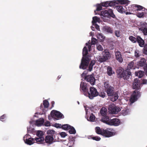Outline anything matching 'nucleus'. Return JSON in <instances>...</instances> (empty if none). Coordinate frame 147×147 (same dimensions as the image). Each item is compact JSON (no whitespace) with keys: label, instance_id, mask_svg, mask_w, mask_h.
Here are the masks:
<instances>
[{"label":"nucleus","instance_id":"obj_61","mask_svg":"<svg viewBox=\"0 0 147 147\" xmlns=\"http://www.w3.org/2000/svg\"><path fill=\"white\" fill-rule=\"evenodd\" d=\"M147 82V80L146 79H143L142 80V82L141 83V85L142 84H146Z\"/></svg>","mask_w":147,"mask_h":147},{"label":"nucleus","instance_id":"obj_64","mask_svg":"<svg viewBox=\"0 0 147 147\" xmlns=\"http://www.w3.org/2000/svg\"><path fill=\"white\" fill-rule=\"evenodd\" d=\"M47 133L49 134H53L54 133V131L52 130H49L47 131Z\"/></svg>","mask_w":147,"mask_h":147},{"label":"nucleus","instance_id":"obj_18","mask_svg":"<svg viewBox=\"0 0 147 147\" xmlns=\"http://www.w3.org/2000/svg\"><path fill=\"white\" fill-rule=\"evenodd\" d=\"M54 139L52 135H49L46 136L45 141L47 143L49 144H52L54 142Z\"/></svg>","mask_w":147,"mask_h":147},{"label":"nucleus","instance_id":"obj_53","mask_svg":"<svg viewBox=\"0 0 147 147\" xmlns=\"http://www.w3.org/2000/svg\"><path fill=\"white\" fill-rule=\"evenodd\" d=\"M97 49L99 51H102L103 50V47L100 45H97Z\"/></svg>","mask_w":147,"mask_h":147},{"label":"nucleus","instance_id":"obj_23","mask_svg":"<svg viewBox=\"0 0 147 147\" xmlns=\"http://www.w3.org/2000/svg\"><path fill=\"white\" fill-rule=\"evenodd\" d=\"M110 120L109 117L107 115L102 117L101 119L102 122L108 125H109Z\"/></svg>","mask_w":147,"mask_h":147},{"label":"nucleus","instance_id":"obj_4","mask_svg":"<svg viewBox=\"0 0 147 147\" xmlns=\"http://www.w3.org/2000/svg\"><path fill=\"white\" fill-rule=\"evenodd\" d=\"M101 15L105 17L108 18L110 16L114 18H115V15L111 9L102 11L101 12Z\"/></svg>","mask_w":147,"mask_h":147},{"label":"nucleus","instance_id":"obj_34","mask_svg":"<svg viewBox=\"0 0 147 147\" xmlns=\"http://www.w3.org/2000/svg\"><path fill=\"white\" fill-rule=\"evenodd\" d=\"M97 37L102 41H103L105 39V37L103 36L102 33H98L97 35Z\"/></svg>","mask_w":147,"mask_h":147},{"label":"nucleus","instance_id":"obj_40","mask_svg":"<svg viewBox=\"0 0 147 147\" xmlns=\"http://www.w3.org/2000/svg\"><path fill=\"white\" fill-rule=\"evenodd\" d=\"M92 19L93 20L92 21V22L93 24L94 25V24H95L96 23L99 21V18L96 16H94L93 18Z\"/></svg>","mask_w":147,"mask_h":147},{"label":"nucleus","instance_id":"obj_56","mask_svg":"<svg viewBox=\"0 0 147 147\" xmlns=\"http://www.w3.org/2000/svg\"><path fill=\"white\" fill-rule=\"evenodd\" d=\"M54 126L57 128H62V125L59 123H55Z\"/></svg>","mask_w":147,"mask_h":147},{"label":"nucleus","instance_id":"obj_63","mask_svg":"<svg viewBox=\"0 0 147 147\" xmlns=\"http://www.w3.org/2000/svg\"><path fill=\"white\" fill-rule=\"evenodd\" d=\"M50 123L49 121H46L45 123V125L46 126H50Z\"/></svg>","mask_w":147,"mask_h":147},{"label":"nucleus","instance_id":"obj_2","mask_svg":"<svg viewBox=\"0 0 147 147\" xmlns=\"http://www.w3.org/2000/svg\"><path fill=\"white\" fill-rule=\"evenodd\" d=\"M114 89V88L112 86L105 90L108 96L111 97V100L113 102L116 101L119 97L117 93L115 91Z\"/></svg>","mask_w":147,"mask_h":147},{"label":"nucleus","instance_id":"obj_60","mask_svg":"<svg viewBox=\"0 0 147 147\" xmlns=\"http://www.w3.org/2000/svg\"><path fill=\"white\" fill-rule=\"evenodd\" d=\"M60 134L61 137L63 138L65 137L66 136V133L65 132H61Z\"/></svg>","mask_w":147,"mask_h":147},{"label":"nucleus","instance_id":"obj_22","mask_svg":"<svg viewBox=\"0 0 147 147\" xmlns=\"http://www.w3.org/2000/svg\"><path fill=\"white\" fill-rule=\"evenodd\" d=\"M146 61L145 59L144 58H142L140 60L137 62V65L140 67L143 66H145L146 65Z\"/></svg>","mask_w":147,"mask_h":147},{"label":"nucleus","instance_id":"obj_44","mask_svg":"<svg viewBox=\"0 0 147 147\" xmlns=\"http://www.w3.org/2000/svg\"><path fill=\"white\" fill-rule=\"evenodd\" d=\"M143 52L144 54L147 55V44H146L143 47Z\"/></svg>","mask_w":147,"mask_h":147},{"label":"nucleus","instance_id":"obj_25","mask_svg":"<svg viewBox=\"0 0 147 147\" xmlns=\"http://www.w3.org/2000/svg\"><path fill=\"white\" fill-rule=\"evenodd\" d=\"M114 73L112 68L111 66H108L107 67V74L108 76H111Z\"/></svg>","mask_w":147,"mask_h":147},{"label":"nucleus","instance_id":"obj_13","mask_svg":"<svg viewBox=\"0 0 147 147\" xmlns=\"http://www.w3.org/2000/svg\"><path fill=\"white\" fill-rule=\"evenodd\" d=\"M120 121L119 119L117 118H115L110 119L109 125L117 126L120 124Z\"/></svg>","mask_w":147,"mask_h":147},{"label":"nucleus","instance_id":"obj_10","mask_svg":"<svg viewBox=\"0 0 147 147\" xmlns=\"http://www.w3.org/2000/svg\"><path fill=\"white\" fill-rule=\"evenodd\" d=\"M124 74L123 79L124 80H127L129 81V79H130L132 77L130 70L129 69H126L125 71V73Z\"/></svg>","mask_w":147,"mask_h":147},{"label":"nucleus","instance_id":"obj_21","mask_svg":"<svg viewBox=\"0 0 147 147\" xmlns=\"http://www.w3.org/2000/svg\"><path fill=\"white\" fill-rule=\"evenodd\" d=\"M137 41L139 44V46L141 47H143L144 45V41L140 36H137Z\"/></svg>","mask_w":147,"mask_h":147},{"label":"nucleus","instance_id":"obj_28","mask_svg":"<svg viewBox=\"0 0 147 147\" xmlns=\"http://www.w3.org/2000/svg\"><path fill=\"white\" fill-rule=\"evenodd\" d=\"M33 139L32 138H29L28 139H26L25 140H24L25 143L26 144L29 145H31L33 144Z\"/></svg>","mask_w":147,"mask_h":147},{"label":"nucleus","instance_id":"obj_9","mask_svg":"<svg viewBox=\"0 0 147 147\" xmlns=\"http://www.w3.org/2000/svg\"><path fill=\"white\" fill-rule=\"evenodd\" d=\"M141 83L138 79H135L133 83L132 88L133 89L139 90L141 88Z\"/></svg>","mask_w":147,"mask_h":147},{"label":"nucleus","instance_id":"obj_45","mask_svg":"<svg viewBox=\"0 0 147 147\" xmlns=\"http://www.w3.org/2000/svg\"><path fill=\"white\" fill-rule=\"evenodd\" d=\"M102 6L103 7H108L109 6V1H107L101 3Z\"/></svg>","mask_w":147,"mask_h":147},{"label":"nucleus","instance_id":"obj_5","mask_svg":"<svg viewBox=\"0 0 147 147\" xmlns=\"http://www.w3.org/2000/svg\"><path fill=\"white\" fill-rule=\"evenodd\" d=\"M140 95V92L136 90H134L131 96L130 99V102L131 103H133L137 100L138 98L139 97Z\"/></svg>","mask_w":147,"mask_h":147},{"label":"nucleus","instance_id":"obj_7","mask_svg":"<svg viewBox=\"0 0 147 147\" xmlns=\"http://www.w3.org/2000/svg\"><path fill=\"white\" fill-rule=\"evenodd\" d=\"M108 110L110 113L115 114L118 113L120 111L119 107H116L114 104H111L109 105Z\"/></svg>","mask_w":147,"mask_h":147},{"label":"nucleus","instance_id":"obj_52","mask_svg":"<svg viewBox=\"0 0 147 147\" xmlns=\"http://www.w3.org/2000/svg\"><path fill=\"white\" fill-rule=\"evenodd\" d=\"M92 138L93 140L96 141H99L101 139V138L97 136L92 137Z\"/></svg>","mask_w":147,"mask_h":147},{"label":"nucleus","instance_id":"obj_19","mask_svg":"<svg viewBox=\"0 0 147 147\" xmlns=\"http://www.w3.org/2000/svg\"><path fill=\"white\" fill-rule=\"evenodd\" d=\"M102 56L107 60L109 59L111 57L110 53L108 51L105 50L102 52Z\"/></svg>","mask_w":147,"mask_h":147},{"label":"nucleus","instance_id":"obj_55","mask_svg":"<svg viewBox=\"0 0 147 147\" xmlns=\"http://www.w3.org/2000/svg\"><path fill=\"white\" fill-rule=\"evenodd\" d=\"M137 16L139 18L142 17L144 15V13L143 12H139L137 13Z\"/></svg>","mask_w":147,"mask_h":147},{"label":"nucleus","instance_id":"obj_39","mask_svg":"<svg viewBox=\"0 0 147 147\" xmlns=\"http://www.w3.org/2000/svg\"><path fill=\"white\" fill-rule=\"evenodd\" d=\"M95 116L93 114L91 113L90 115L89 119H88V120L91 121H94L95 120Z\"/></svg>","mask_w":147,"mask_h":147},{"label":"nucleus","instance_id":"obj_51","mask_svg":"<svg viewBox=\"0 0 147 147\" xmlns=\"http://www.w3.org/2000/svg\"><path fill=\"white\" fill-rule=\"evenodd\" d=\"M74 143V140H70L69 141L68 144L70 145L69 146H72Z\"/></svg>","mask_w":147,"mask_h":147},{"label":"nucleus","instance_id":"obj_24","mask_svg":"<svg viewBox=\"0 0 147 147\" xmlns=\"http://www.w3.org/2000/svg\"><path fill=\"white\" fill-rule=\"evenodd\" d=\"M44 122V120L43 118H40L36 121L35 124L37 126H40L43 124Z\"/></svg>","mask_w":147,"mask_h":147},{"label":"nucleus","instance_id":"obj_8","mask_svg":"<svg viewBox=\"0 0 147 147\" xmlns=\"http://www.w3.org/2000/svg\"><path fill=\"white\" fill-rule=\"evenodd\" d=\"M84 80H86L87 82H90L91 84L92 85H94L95 83L96 80L94 74L86 76L85 77Z\"/></svg>","mask_w":147,"mask_h":147},{"label":"nucleus","instance_id":"obj_36","mask_svg":"<svg viewBox=\"0 0 147 147\" xmlns=\"http://www.w3.org/2000/svg\"><path fill=\"white\" fill-rule=\"evenodd\" d=\"M71 126L68 124L62 125V129L65 130H68L70 128Z\"/></svg>","mask_w":147,"mask_h":147},{"label":"nucleus","instance_id":"obj_41","mask_svg":"<svg viewBox=\"0 0 147 147\" xmlns=\"http://www.w3.org/2000/svg\"><path fill=\"white\" fill-rule=\"evenodd\" d=\"M129 38L133 43L136 42L137 40V38H136L134 37L131 36H129Z\"/></svg>","mask_w":147,"mask_h":147},{"label":"nucleus","instance_id":"obj_6","mask_svg":"<svg viewBox=\"0 0 147 147\" xmlns=\"http://www.w3.org/2000/svg\"><path fill=\"white\" fill-rule=\"evenodd\" d=\"M51 117L57 120H58L59 118H63L64 116L59 111L55 110H53L51 112Z\"/></svg>","mask_w":147,"mask_h":147},{"label":"nucleus","instance_id":"obj_16","mask_svg":"<svg viewBox=\"0 0 147 147\" xmlns=\"http://www.w3.org/2000/svg\"><path fill=\"white\" fill-rule=\"evenodd\" d=\"M116 59L120 63H122L123 61V58L121 52L118 51H115V52Z\"/></svg>","mask_w":147,"mask_h":147},{"label":"nucleus","instance_id":"obj_54","mask_svg":"<svg viewBox=\"0 0 147 147\" xmlns=\"http://www.w3.org/2000/svg\"><path fill=\"white\" fill-rule=\"evenodd\" d=\"M98 95L99 96L102 98H104L106 96V94L104 92H101Z\"/></svg>","mask_w":147,"mask_h":147},{"label":"nucleus","instance_id":"obj_27","mask_svg":"<svg viewBox=\"0 0 147 147\" xmlns=\"http://www.w3.org/2000/svg\"><path fill=\"white\" fill-rule=\"evenodd\" d=\"M96 58L97 60L100 63L105 62L107 61L102 55L98 56L96 57Z\"/></svg>","mask_w":147,"mask_h":147},{"label":"nucleus","instance_id":"obj_32","mask_svg":"<svg viewBox=\"0 0 147 147\" xmlns=\"http://www.w3.org/2000/svg\"><path fill=\"white\" fill-rule=\"evenodd\" d=\"M144 72L141 71H139L135 72L136 75L139 78H141L144 75Z\"/></svg>","mask_w":147,"mask_h":147},{"label":"nucleus","instance_id":"obj_49","mask_svg":"<svg viewBox=\"0 0 147 147\" xmlns=\"http://www.w3.org/2000/svg\"><path fill=\"white\" fill-rule=\"evenodd\" d=\"M102 5L100 4V5L98 4L97 6V8L96 10V11H99L101 10L102 9Z\"/></svg>","mask_w":147,"mask_h":147},{"label":"nucleus","instance_id":"obj_1","mask_svg":"<svg viewBox=\"0 0 147 147\" xmlns=\"http://www.w3.org/2000/svg\"><path fill=\"white\" fill-rule=\"evenodd\" d=\"M88 54V50L86 47L83 48L82 51L83 57L81 61V63L79 66L80 69H86L88 66L90 58L88 56L86 55Z\"/></svg>","mask_w":147,"mask_h":147},{"label":"nucleus","instance_id":"obj_37","mask_svg":"<svg viewBox=\"0 0 147 147\" xmlns=\"http://www.w3.org/2000/svg\"><path fill=\"white\" fill-rule=\"evenodd\" d=\"M69 132L71 134H76V131L74 127L71 126L70 128H69Z\"/></svg>","mask_w":147,"mask_h":147},{"label":"nucleus","instance_id":"obj_12","mask_svg":"<svg viewBox=\"0 0 147 147\" xmlns=\"http://www.w3.org/2000/svg\"><path fill=\"white\" fill-rule=\"evenodd\" d=\"M139 30L142 31L144 35H147V23L144 22L141 24Z\"/></svg>","mask_w":147,"mask_h":147},{"label":"nucleus","instance_id":"obj_30","mask_svg":"<svg viewBox=\"0 0 147 147\" xmlns=\"http://www.w3.org/2000/svg\"><path fill=\"white\" fill-rule=\"evenodd\" d=\"M103 130L101 129L100 128L98 127H97L95 128L96 132L97 134H98L102 135L103 132Z\"/></svg>","mask_w":147,"mask_h":147},{"label":"nucleus","instance_id":"obj_48","mask_svg":"<svg viewBox=\"0 0 147 147\" xmlns=\"http://www.w3.org/2000/svg\"><path fill=\"white\" fill-rule=\"evenodd\" d=\"M97 41V40L94 38H92L91 40V45H94L96 44Z\"/></svg>","mask_w":147,"mask_h":147},{"label":"nucleus","instance_id":"obj_14","mask_svg":"<svg viewBox=\"0 0 147 147\" xmlns=\"http://www.w3.org/2000/svg\"><path fill=\"white\" fill-rule=\"evenodd\" d=\"M126 6L119 5L118 6H116V9L118 11L121 13H125V12L127 11V7Z\"/></svg>","mask_w":147,"mask_h":147},{"label":"nucleus","instance_id":"obj_26","mask_svg":"<svg viewBox=\"0 0 147 147\" xmlns=\"http://www.w3.org/2000/svg\"><path fill=\"white\" fill-rule=\"evenodd\" d=\"M104 30L108 33L112 34L113 33L112 29L110 27L108 26H105L104 27Z\"/></svg>","mask_w":147,"mask_h":147},{"label":"nucleus","instance_id":"obj_15","mask_svg":"<svg viewBox=\"0 0 147 147\" xmlns=\"http://www.w3.org/2000/svg\"><path fill=\"white\" fill-rule=\"evenodd\" d=\"M117 77L119 78H123L125 71L122 67H119L116 71Z\"/></svg>","mask_w":147,"mask_h":147},{"label":"nucleus","instance_id":"obj_38","mask_svg":"<svg viewBox=\"0 0 147 147\" xmlns=\"http://www.w3.org/2000/svg\"><path fill=\"white\" fill-rule=\"evenodd\" d=\"M36 141L38 142L42 143L44 140V138L42 137H39V138H35Z\"/></svg>","mask_w":147,"mask_h":147},{"label":"nucleus","instance_id":"obj_46","mask_svg":"<svg viewBox=\"0 0 147 147\" xmlns=\"http://www.w3.org/2000/svg\"><path fill=\"white\" fill-rule=\"evenodd\" d=\"M43 135V132L40 131H38L36 133V135L39 137H42Z\"/></svg>","mask_w":147,"mask_h":147},{"label":"nucleus","instance_id":"obj_11","mask_svg":"<svg viewBox=\"0 0 147 147\" xmlns=\"http://www.w3.org/2000/svg\"><path fill=\"white\" fill-rule=\"evenodd\" d=\"M115 134L114 132L106 129L103 130L102 136L105 137L109 138L114 136Z\"/></svg>","mask_w":147,"mask_h":147},{"label":"nucleus","instance_id":"obj_17","mask_svg":"<svg viewBox=\"0 0 147 147\" xmlns=\"http://www.w3.org/2000/svg\"><path fill=\"white\" fill-rule=\"evenodd\" d=\"M80 91H82L84 92V95L85 93L87 92L88 90L87 88V85L86 83L81 82L80 85Z\"/></svg>","mask_w":147,"mask_h":147},{"label":"nucleus","instance_id":"obj_50","mask_svg":"<svg viewBox=\"0 0 147 147\" xmlns=\"http://www.w3.org/2000/svg\"><path fill=\"white\" fill-rule=\"evenodd\" d=\"M115 35L117 37H119L120 36V32L119 30H117L115 31Z\"/></svg>","mask_w":147,"mask_h":147},{"label":"nucleus","instance_id":"obj_29","mask_svg":"<svg viewBox=\"0 0 147 147\" xmlns=\"http://www.w3.org/2000/svg\"><path fill=\"white\" fill-rule=\"evenodd\" d=\"M133 7L134 9L136 10H140L143 9H145V8L143 7L138 5H133Z\"/></svg>","mask_w":147,"mask_h":147},{"label":"nucleus","instance_id":"obj_62","mask_svg":"<svg viewBox=\"0 0 147 147\" xmlns=\"http://www.w3.org/2000/svg\"><path fill=\"white\" fill-rule=\"evenodd\" d=\"M144 69L146 75L147 76V65L144 66Z\"/></svg>","mask_w":147,"mask_h":147},{"label":"nucleus","instance_id":"obj_35","mask_svg":"<svg viewBox=\"0 0 147 147\" xmlns=\"http://www.w3.org/2000/svg\"><path fill=\"white\" fill-rule=\"evenodd\" d=\"M43 104L45 108H47L49 107V103L47 100H45L43 101Z\"/></svg>","mask_w":147,"mask_h":147},{"label":"nucleus","instance_id":"obj_42","mask_svg":"<svg viewBox=\"0 0 147 147\" xmlns=\"http://www.w3.org/2000/svg\"><path fill=\"white\" fill-rule=\"evenodd\" d=\"M117 4V3L115 1H109V6L113 7L115 6Z\"/></svg>","mask_w":147,"mask_h":147},{"label":"nucleus","instance_id":"obj_47","mask_svg":"<svg viewBox=\"0 0 147 147\" xmlns=\"http://www.w3.org/2000/svg\"><path fill=\"white\" fill-rule=\"evenodd\" d=\"M121 114L123 116H125L128 114V110H123L121 111Z\"/></svg>","mask_w":147,"mask_h":147},{"label":"nucleus","instance_id":"obj_33","mask_svg":"<svg viewBox=\"0 0 147 147\" xmlns=\"http://www.w3.org/2000/svg\"><path fill=\"white\" fill-rule=\"evenodd\" d=\"M104 87L105 88V90L108 89L110 87L112 86L109 84V82L108 81H105L103 82Z\"/></svg>","mask_w":147,"mask_h":147},{"label":"nucleus","instance_id":"obj_43","mask_svg":"<svg viewBox=\"0 0 147 147\" xmlns=\"http://www.w3.org/2000/svg\"><path fill=\"white\" fill-rule=\"evenodd\" d=\"M118 1L121 4L127 3L129 2L128 0H120Z\"/></svg>","mask_w":147,"mask_h":147},{"label":"nucleus","instance_id":"obj_59","mask_svg":"<svg viewBox=\"0 0 147 147\" xmlns=\"http://www.w3.org/2000/svg\"><path fill=\"white\" fill-rule=\"evenodd\" d=\"M138 52V51L137 50L135 51V56L136 57H138L140 56V55L139 54Z\"/></svg>","mask_w":147,"mask_h":147},{"label":"nucleus","instance_id":"obj_57","mask_svg":"<svg viewBox=\"0 0 147 147\" xmlns=\"http://www.w3.org/2000/svg\"><path fill=\"white\" fill-rule=\"evenodd\" d=\"M6 117L5 114H4L0 117V120L2 121H3L4 120V119Z\"/></svg>","mask_w":147,"mask_h":147},{"label":"nucleus","instance_id":"obj_58","mask_svg":"<svg viewBox=\"0 0 147 147\" xmlns=\"http://www.w3.org/2000/svg\"><path fill=\"white\" fill-rule=\"evenodd\" d=\"M91 44H90V43L88 44L87 43H86V45L88 46V50L89 51H90L91 50Z\"/></svg>","mask_w":147,"mask_h":147},{"label":"nucleus","instance_id":"obj_3","mask_svg":"<svg viewBox=\"0 0 147 147\" xmlns=\"http://www.w3.org/2000/svg\"><path fill=\"white\" fill-rule=\"evenodd\" d=\"M85 95L88 96L90 99H93L94 97L98 95V92L96 88L91 87L90 88V92L85 93Z\"/></svg>","mask_w":147,"mask_h":147},{"label":"nucleus","instance_id":"obj_31","mask_svg":"<svg viewBox=\"0 0 147 147\" xmlns=\"http://www.w3.org/2000/svg\"><path fill=\"white\" fill-rule=\"evenodd\" d=\"M100 113L102 117L106 115L107 109L105 107H102L100 110Z\"/></svg>","mask_w":147,"mask_h":147},{"label":"nucleus","instance_id":"obj_20","mask_svg":"<svg viewBox=\"0 0 147 147\" xmlns=\"http://www.w3.org/2000/svg\"><path fill=\"white\" fill-rule=\"evenodd\" d=\"M136 61L134 60L133 61L131 62L127 66V69H134L137 67L135 65L136 64Z\"/></svg>","mask_w":147,"mask_h":147}]
</instances>
